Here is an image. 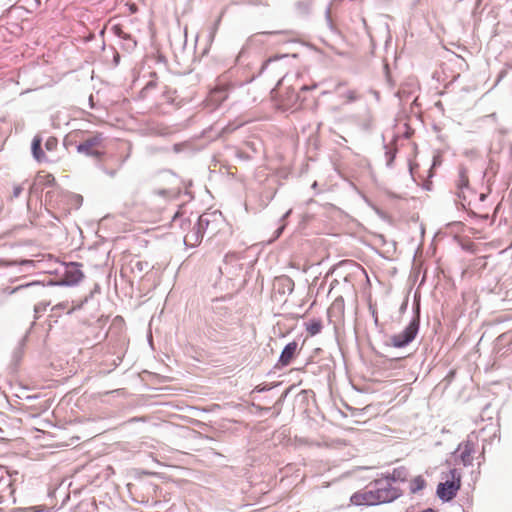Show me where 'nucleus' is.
<instances>
[{
    "label": "nucleus",
    "mask_w": 512,
    "mask_h": 512,
    "mask_svg": "<svg viewBox=\"0 0 512 512\" xmlns=\"http://www.w3.org/2000/svg\"><path fill=\"white\" fill-rule=\"evenodd\" d=\"M350 502L353 505L360 506H375L377 505V501L375 498V493L373 488L369 490H360L352 494L350 497Z\"/></svg>",
    "instance_id": "6e6552de"
},
{
    "label": "nucleus",
    "mask_w": 512,
    "mask_h": 512,
    "mask_svg": "<svg viewBox=\"0 0 512 512\" xmlns=\"http://www.w3.org/2000/svg\"><path fill=\"white\" fill-rule=\"evenodd\" d=\"M457 188L459 189L460 193L458 194L459 197H461V193H464V189L469 188V179L467 176V171L465 168L459 169V175L457 180Z\"/></svg>",
    "instance_id": "2eb2a0df"
},
{
    "label": "nucleus",
    "mask_w": 512,
    "mask_h": 512,
    "mask_svg": "<svg viewBox=\"0 0 512 512\" xmlns=\"http://www.w3.org/2000/svg\"><path fill=\"white\" fill-rule=\"evenodd\" d=\"M449 477L450 479H448V481L457 482V484L461 486V473L456 468L449 471Z\"/></svg>",
    "instance_id": "bb28decb"
},
{
    "label": "nucleus",
    "mask_w": 512,
    "mask_h": 512,
    "mask_svg": "<svg viewBox=\"0 0 512 512\" xmlns=\"http://www.w3.org/2000/svg\"><path fill=\"white\" fill-rule=\"evenodd\" d=\"M210 216L211 215L207 213L202 214L198 217L197 222L195 223L203 230V233L205 232L210 223Z\"/></svg>",
    "instance_id": "5701e85b"
},
{
    "label": "nucleus",
    "mask_w": 512,
    "mask_h": 512,
    "mask_svg": "<svg viewBox=\"0 0 512 512\" xmlns=\"http://www.w3.org/2000/svg\"><path fill=\"white\" fill-rule=\"evenodd\" d=\"M36 181L38 182V184H43V185H46V186H50V185H53V183L55 181V178L51 174H47V175H44V176L38 175L36 177Z\"/></svg>",
    "instance_id": "b1692460"
},
{
    "label": "nucleus",
    "mask_w": 512,
    "mask_h": 512,
    "mask_svg": "<svg viewBox=\"0 0 512 512\" xmlns=\"http://www.w3.org/2000/svg\"><path fill=\"white\" fill-rule=\"evenodd\" d=\"M284 228H285V226H284V225H282V226H280V227L275 231L274 239L278 238V237L282 234V232H283Z\"/></svg>",
    "instance_id": "2f4dec72"
},
{
    "label": "nucleus",
    "mask_w": 512,
    "mask_h": 512,
    "mask_svg": "<svg viewBox=\"0 0 512 512\" xmlns=\"http://www.w3.org/2000/svg\"><path fill=\"white\" fill-rule=\"evenodd\" d=\"M113 33L118 36L119 38L123 39V36H125L126 32L122 30V27L120 25H114L112 27Z\"/></svg>",
    "instance_id": "c85d7f7f"
},
{
    "label": "nucleus",
    "mask_w": 512,
    "mask_h": 512,
    "mask_svg": "<svg viewBox=\"0 0 512 512\" xmlns=\"http://www.w3.org/2000/svg\"><path fill=\"white\" fill-rule=\"evenodd\" d=\"M113 62H114L115 65L119 64V62H120V55H119L118 52L114 53Z\"/></svg>",
    "instance_id": "473e14b6"
},
{
    "label": "nucleus",
    "mask_w": 512,
    "mask_h": 512,
    "mask_svg": "<svg viewBox=\"0 0 512 512\" xmlns=\"http://www.w3.org/2000/svg\"><path fill=\"white\" fill-rule=\"evenodd\" d=\"M426 486V481L425 479L419 475L417 477H415L414 479H412V481L410 482V492L415 494L421 490H423Z\"/></svg>",
    "instance_id": "dca6fc26"
},
{
    "label": "nucleus",
    "mask_w": 512,
    "mask_h": 512,
    "mask_svg": "<svg viewBox=\"0 0 512 512\" xmlns=\"http://www.w3.org/2000/svg\"><path fill=\"white\" fill-rule=\"evenodd\" d=\"M331 310H337L340 313L344 311V299L342 297H338L334 300L331 305Z\"/></svg>",
    "instance_id": "a878e982"
},
{
    "label": "nucleus",
    "mask_w": 512,
    "mask_h": 512,
    "mask_svg": "<svg viewBox=\"0 0 512 512\" xmlns=\"http://www.w3.org/2000/svg\"><path fill=\"white\" fill-rule=\"evenodd\" d=\"M232 88L230 84H219L213 90H211L207 102L208 105H211L213 108L218 107L221 103H223L227 97L228 92Z\"/></svg>",
    "instance_id": "0eeeda50"
},
{
    "label": "nucleus",
    "mask_w": 512,
    "mask_h": 512,
    "mask_svg": "<svg viewBox=\"0 0 512 512\" xmlns=\"http://www.w3.org/2000/svg\"><path fill=\"white\" fill-rule=\"evenodd\" d=\"M31 262L32 261H30V260H25V261H23V264H28V263H31Z\"/></svg>",
    "instance_id": "49530a36"
},
{
    "label": "nucleus",
    "mask_w": 512,
    "mask_h": 512,
    "mask_svg": "<svg viewBox=\"0 0 512 512\" xmlns=\"http://www.w3.org/2000/svg\"><path fill=\"white\" fill-rule=\"evenodd\" d=\"M298 348V343L296 341L289 342L282 350L278 364L280 366H287L291 363L294 358L296 351Z\"/></svg>",
    "instance_id": "9d476101"
},
{
    "label": "nucleus",
    "mask_w": 512,
    "mask_h": 512,
    "mask_svg": "<svg viewBox=\"0 0 512 512\" xmlns=\"http://www.w3.org/2000/svg\"><path fill=\"white\" fill-rule=\"evenodd\" d=\"M460 489V485L457 482H440L437 486L436 494L438 498L443 502L451 501Z\"/></svg>",
    "instance_id": "423d86ee"
},
{
    "label": "nucleus",
    "mask_w": 512,
    "mask_h": 512,
    "mask_svg": "<svg viewBox=\"0 0 512 512\" xmlns=\"http://www.w3.org/2000/svg\"><path fill=\"white\" fill-rule=\"evenodd\" d=\"M203 236V230L197 224H195L184 237V242L186 245L196 246L202 241Z\"/></svg>",
    "instance_id": "4468645a"
},
{
    "label": "nucleus",
    "mask_w": 512,
    "mask_h": 512,
    "mask_svg": "<svg viewBox=\"0 0 512 512\" xmlns=\"http://www.w3.org/2000/svg\"><path fill=\"white\" fill-rule=\"evenodd\" d=\"M340 97L343 98L346 103L355 102L360 98L355 90H346L340 94Z\"/></svg>",
    "instance_id": "aec40b11"
},
{
    "label": "nucleus",
    "mask_w": 512,
    "mask_h": 512,
    "mask_svg": "<svg viewBox=\"0 0 512 512\" xmlns=\"http://www.w3.org/2000/svg\"><path fill=\"white\" fill-rule=\"evenodd\" d=\"M290 213H291V210L287 211V212L283 215L282 220H284L286 217H288Z\"/></svg>",
    "instance_id": "ea45409f"
},
{
    "label": "nucleus",
    "mask_w": 512,
    "mask_h": 512,
    "mask_svg": "<svg viewBox=\"0 0 512 512\" xmlns=\"http://www.w3.org/2000/svg\"><path fill=\"white\" fill-rule=\"evenodd\" d=\"M387 166H391L395 158V150H387L385 153Z\"/></svg>",
    "instance_id": "cd10ccee"
},
{
    "label": "nucleus",
    "mask_w": 512,
    "mask_h": 512,
    "mask_svg": "<svg viewBox=\"0 0 512 512\" xmlns=\"http://www.w3.org/2000/svg\"><path fill=\"white\" fill-rule=\"evenodd\" d=\"M326 14H327V19L330 20V8H328L326 10Z\"/></svg>",
    "instance_id": "a19ab883"
},
{
    "label": "nucleus",
    "mask_w": 512,
    "mask_h": 512,
    "mask_svg": "<svg viewBox=\"0 0 512 512\" xmlns=\"http://www.w3.org/2000/svg\"><path fill=\"white\" fill-rule=\"evenodd\" d=\"M45 149L48 151V152H53L57 149V146H58V139L56 137H53V136H50L48 137V139L45 141Z\"/></svg>",
    "instance_id": "393cba45"
},
{
    "label": "nucleus",
    "mask_w": 512,
    "mask_h": 512,
    "mask_svg": "<svg viewBox=\"0 0 512 512\" xmlns=\"http://www.w3.org/2000/svg\"><path fill=\"white\" fill-rule=\"evenodd\" d=\"M485 198H486V195H485V194H481V195H480V200H481V201H484V200H485Z\"/></svg>",
    "instance_id": "37998d69"
},
{
    "label": "nucleus",
    "mask_w": 512,
    "mask_h": 512,
    "mask_svg": "<svg viewBox=\"0 0 512 512\" xmlns=\"http://www.w3.org/2000/svg\"><path fill=\"white\" fill-rule=\"evenodd\" d=\"M89 103H90L91 107H93V97L92 96H90V98H89Z\"/></svg>",
    "instance_id": "79ce46f5"
},
{
    "label": "nucleus",
    "mask_w": 512,
    "mask_h": 512,
    "mask_svg": "<svg viewBox=\"0 0 512 512\" xmlns=\"http://www.w3.org/2000/svg\"><path fill=\"white\" fill-rule=\"evenodd\" d=\"M256 389H257V391H258V392H262V391L267 390V388H266V387H262V388H260L259 386H258V387H256Z\"/></svg>",
    "instance_id": "58836bf2"
},
{
    "label": "nucleus",
    "mask_w": 512,
    "mask_h": 512,
    "mask_svg": "<svg viewBox=\"0 0 512 512\" xmlns=\"http://www.w3.org/2000/svg\"><path fill=\"white\" fill-rule=\"evenodd\" d=\"M24 188L22 185H15L13 188L12 198H18L23 192Z\"/></svg>",
    "instance_id": "7c9ffc66"
},
{
    "label": "nucleus",
    "mask_w": 512,
    "mask_h": 512,
    "mask_svg": "<svg viewBox=\"0 0 512 512\" xmlns=\"http://www.w3.org/2000/svg\"><path fill=\"white\" fill-rule=\"evenodd\" d=\"M216 29H217V23L215 24V26H214V28H213V31H212V33H211V37H212V38H213V37H214V35H215V31H216Z\"/></svg>",
    "instance_id": "4c0bfd02"
},
{
    "label": "nucleus",
    "mask_w": 512,
    "mask_h": 512,
    "mask_svg": "<svg viewBox=\"0 0 512 512\" xmlns=\"http://www.w3.org/2000/svg\"><path fill=\"white\" fill-rule=\"evenodd\" d=\"M409 476V471L406 467L400 466L393 469L391 473L384 475V479L391 482H405Z\"/></svg>",
    "instance_id": "ddd939ff"
},
{
    "label": "nucleus",
    "mask_w": 512,
    "mask_h": 512,
    "mask_svg": "<svg viewBox=\"0 0 512 512\" xmlns=\"http://www.w3.org/2000/svg\"><path fill=\"white\" fill-rule=\"evenodd\" d=\"M477 445L478 436L475 432L470 433L467 439L459 444L455 453L459 452V459L465 467L472 465L473 454L476 452Z\"/></svg>",
    "instance_id": "20e7f679"
},
{
    "label": "nucleus",
    "mask_w": 512,
    "mask_h": 512,
    "mask_svg": "<svg viewBox=\"0 0 512 512\" xmlns=\"http://www.w3.org/2000/svg\"><path fill=\"white\" fill-rule=\"evenodd\" d=\"M81 266L82 264L77 262H71L67 264L64 267L62 279L57 283L50 281L47 286H52L55 284L73 286L78 284L84 277V274L81 270Z\"/></svg>",
    "instance_id": "39448f33"
},
{
    "label": "nucleus",
    "mask_w": 512,
    "mask_h": 512,
    "mask_svg": "<svg viewBox=\"0 0 512 512\" xmlns=\"http://www.w3.org/2000/svg\"><path fill=\"white\" fill-rule=\"evenodd\" d=\"M323 328V325H322V322L321 320L319 319H312L308 324H307V332L311 335V336H315L317 334H319L321 332Z\"/></svg>",
    "instance_id": "f3484780"
},
{
    "label": "nucleus",
    "mask_w": 512,
    "mask_h": 512,
    "mask_svg": "<svg viewBox=\"0 0 512 512\" xmlns=\"http://www.w3.org/2000/svg\"><path fill=\"white\" fill-rule=\"evenodd\" d=\"M372 317L374 319V323L376 325H378V315H377V312L375 311V309L372 310Z\"/></svg>",
    "instance_id": "c9c22d12"
},
{
    "label": "nucleus",
    "mask_w": 512,
    "mask_h": 512,
    "mask_svg": "<svg viewBox=\"0 0 512 512\" xmlns=\"http://www.w3.org/2000/svg\"><path fill=\"white\" fill-rule=\"evenodd\" d=\"M279 284H281L283 286V292H285V290L288 291V293H292L293 290H294V282L291 278L289 277H282L278 280Z\"/></svg>",
    "instance_id": "4be33fe9"
},
{
    "label": "nucleus",
    "mask_w": 512,
    "mask_h": 512,
    "mask_svg": "<svg viewBox=\"0 0 512 512\" xmlns=\"http://www.w3.org/2000/svg\"><path fill=\"white\" fill-rule=\"evenodd\" d=\"M370 486H373L377 505L393 502L402 495L399 488L392 486L391 483L385 479L375 480Z\"/></svg>",
    "instance_id": "f03ea898"
},
{
    "label": "nucleus",
    "mask_w": 512,
    "mask_h": 512,
    "mask_svg": "<svg viewBox=\"0 0 512 512\" xmlns=\"http://www.w3.org/2000/svg\"><path fill=\"white\" fill-rule=\"evenodd\" d=\"M51 301H40L34 306V318L38 319L40 314L46 311L47 307L50 306Z\"/></svg>",
    "instance_id": "412c9836"
},
{
    "label": "nucleus",
    "mask_w": 512,
    "mask_h": 512,
    "mask_svg": "<svg viewBox=\"0 0 512 512\" xmlns=\"http://www.w3.org/2000/svg\"><path fill=\"white\" fill-rule=\"evenodd\" d=\"M308 89H309V87L305 86V85L301 87V90H308Z\"/></svg>",
    "instance_id": "c03bdc74"
},
{
    "label": "nucleus",
    "mask_w": 512,
    "mask_h": 512,
    "mask_svg": "<svg viewBox=\"0 0 512 512\" xmlns=\"http://www.w3.org/2000/svg\"><path fill=\"white\" fill-rule=\"evenodd\" d=\"M24 342H25V340L22 339L13 351L12 357H13V361L15 362V364H18L20 362V360L22 359V356L24 354Z\"/></svg>",
    "instance_id": "a211bd4d"
},
{
    "label": "nucleus",
    "mask_w": 512,
    "mask_h": 512,
    "mask_svg": "<svg viewBox=\"0 0 512 512\" xmlns=\"http://www.w3.org/2000/svg\"><path fill=\"white\" fill-rule=\"evenodd\" d=\"M139 419L138 418H132L130 421H138Z\"/></svg>",
    "instance_id": "de8ad7c7"
},
{
    "label": "nucleus",
    "mask_w": 512,
    "mask_h": 512,
    "mask_svg": "<svg viewBox=\"0 0 512 512\" xmlns=\"http://www.w3.org/2000/svg\"><path fill=\"white\" fill-rule=\"evenodd\" d=\"M420 327V307L415 308V314L403 331L390 337V344L395 348L408 346L417 336Z\"/></svg>",
    "instance_id": "f257e3e1"
},
{
    "label": "nucleus",
    "mask_w": 512,
    "mask_h": 512,
    "mask_svg": "<svg viewBox=\"0 0 512 512\" xmlns=\"http://www.w3.org/2000/svg\"><path fill=\"white\" fill-rule=\"evenodd\" d=\"M31 151L34 159L38 162H47L48 158L42 150V138L40 135H35L31 143Z\"/></svg>",
    "instance_id": "f8f14e48"
},
{
    "label": "nucleus",
    "mask_w": 512,
    "mask_h": 512,
    "mask_svg": "<svg viewBox=\"0 0 512 512\" xmlns=\"http://www.w3.org/2000/svg\"><path fill=\"white\" fill-rule=\"evenodd\" d=\"M88 301V298L86 297L84 300H82L80 303L76 304V305H72L70 307V303L68 300H65V301H62L56 305H54L52 308H51V312H52V316H55V317H59L61 312L65 309H67V313L68 314H71L73 313L75 310H78V309H81L82 306L84 305V303H86Z\"/></svg>",
    "instance_id": "9b49d317"
},
{
    "label": "nucleus",
    "mask_w": 512,
    "mask_h": 512,
    "mask_svg": "<svg viewBox=\"0 0 512 512\" xmlns=\"http://www.w3.org/2000/svg\"><path fill=\"white\" fill-rule=\"evenodd\" d=\"M37 185H38V182H34L31 186H30V189H29V192L30 194L34 193L36 190H37Z\"/></svg>",
    "instance_id": "72a5a7b5"
},
{
    "label": "nucleus",
    "mask_w": 512,
    "mask_h": 512,
    "mask_svg": "<svg viewBox=\"0 0 512 512\" xmlns=\"http://www.w3.org/2000/svg\"><path fill=\"white\" fill-rule=\"evenodd\" d=\"M104 172L109 175L110 177H114L116 175V170H108V169H105Z\"/></svg>",
    "instance_id": "f704fd0d"
},
{
    "label": "nucleus",
    "mask_w": 512,
    "mask_h": 512,
    "mask_svg": "<svg viewBox=\"0 0 512 512\" xmlns=\"http://www.w3.org/2000/svg\"><path fill=\"white\" fill-rule=\"evenodd\" d=\"M272 61H273V59H271V58H270V59H268V60H266V61L263 63V65H262L261 71H263L264 69H266V68H267V66H268Z\"/></svg>",
    "instance_id": "e433bc0d"
},
{
    "label": "nucleus",
    "mask_w": 512,
    "mask_h": 512,
    "mask_svg": "<svg viewBox=\"0 0 512 512\" xmlns=\"http://www.w3.org/2000/svg\"><path fill=\"white\" fill-rule=\"evenodd\" d=\"M123 40H124L123 47L125 50L133 51L136 48L137 41L135 40V38L132 35L126 33L125 36H123Z\"/></svg>",
    "instance_id": "6ab92c4d"
},
{
    "label": "nucleus",
    "mask_w": 512,
    "mask_h": 512,
    "mask_svg": "<svg viewBox=\"0 0 512 512\" xmlns=\"http://www.w3.org/2000/svg\"><path fill=\"white\" fill-rule=\"evenodd\" d=\"M103 140L104 138L101 133L90 135L77 145V152L89 157L100 159L104 154L101 150L103 148Z\"/></svg>",
    "instance_id": "7ed1b4c3"
},
{
    "label": "nucleus",
    "mask_w": 512,
    "mask_h": 512,
    "mask_svg": "<svg viewBox=\"0 0 512 512\" xmlns=\"http://www.w3.org/2000/svg\"><path fill=\"white\" fill-rule=\"evenodd\" d=\"M47 286L41 282L35 281L27 284H22L17 287H14L8 291L9 294H14L21 290H28L30 291L31 295H41L45 290Z\"/></svg>",
    "instance_id": "1a4fd4ad"
},
{
    "label": "nucleus",
    "mask_w": 512,
    "mask_h": 512,
    "mask_svg": "<svg viewBox=\"0 0 512 512\" xmlns=\"http://www.w3.org/2000/svg\"><path fill=\"white\" fill-rule=\"evenodd\" d=\"M76 198H77V200H78L79 202H81V201H82V197H81L80 195H77V196H76Z\"/></svg>",
    "instance_id": "a18cd8bd"
},
{
    "label": "nucleus",
    "mask_w": 512,
    "mask_h": 512,
    "mask_svg": "<svg viewBox=\"0 0 512 512\" xmlns=\"http://www.w3.org/2000/svg\"><path fill=\"white\" fill-rule=\"evenodd\" d=\"M155 87H156V82L151 80L144 86L141 93L144 95V94L148 93L149 90L154 89Z\"/></svg>",
    "instance_id": "c756f323"
}]
</instances>
